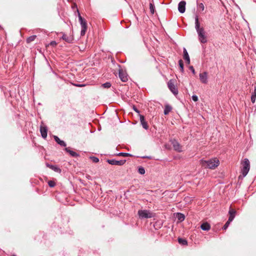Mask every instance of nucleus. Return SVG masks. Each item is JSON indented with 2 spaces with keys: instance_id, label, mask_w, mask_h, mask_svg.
Masks as SVG:
<instances>
[{
  "instance_id": "4be33fe9",
  "label": "nucleus",
  "mask_w": 256,
  "mask_h": 256,
  "mask_svg": "<svg viewBox=\"0 0 256 256\" xmlns=\"http://www.w3.org/2000/svg\"><path fill=\"white\" fill-rule=\"evenodd\" d=\"M172 108L169 104H166L164 109V114L165 115H167L169 114V112L172 110Z\"/></svg>"
},
{
  "instance_id": "b1692460",
  "label": "nucleus",
  "mask_w": 256,
  "mask_h": 256,
  "mask_svg": "<svg viewBox=\"0 0 256 256\" xmlns=\"http://www.w3.org/2000/svg\"><path fill=\"white\" fill-rule=\"evenodd\" d=\"M36 38V36H35V35L31 36L27 38L26 42L28 43H30L32 42H33L34 40Z\"/></svg>"
},
{
  "instance_id": "2f4dec72",
  "label": "nucleus",
  "mask_w": 256,
  "mask_h": 256,
  "mask_svg": "<svg viewBox=\"0 0 256 256\" xmlns=\"http://www.w3.org/2000/svg\"><path fill=\"white\" fill-rule=\"evenodd\" d=\"M102 86L104 88H109L111 86V84L109 82H106L103 84Z\"/></svg>"
},
{
  "instance_id": "79ce46f5",
  "label": "nucleus",
  "mask_w": 256,
  "mask_h": 256,
  "mask_svg": "<svg viewBox=\"0 0 256 256\" xmlns=\"http://www.w3.org/2000/svg\"><path fill=\"white\" fill-rule=\"evenodd\" d=\"M12 256H16V255H13Z\"/></svg>"
},
{
  "instance_id": "c756f323",
  "label": "nucleus",
  "mask_w": 256,
  "mask_h": 256,
  "mask_svg": "<svg viewBox=\"0 0 256 256\" xmlns=\"http://www.w3.org/2000/svg\"><path fill=\"white\" fill-rule=\"evenodd\" d=\"M150 11L151 13L152 14H154V6L152 3H150Z\"/></svg>"
},
{
  "instance_id": "5701e85b",
  "label": "nucleus",
  "mask_w": 256,
  "mask_h": 256,
  "mask_svg": "<svg viewBox=\"0 0 256 256\" xmlns=\"http://www.w3.org/2000/svg\"><path fill=\"white\" fill-rule=\"evenodd\" d=\"M178 242L180 244L182 245H187L188 242L187 240L185 239H184L182 238H178Z\"/></svg>"
},
{
  "instance_id": "9d476101",
  "label": "nucleus",
  "mask_w": 256,
  "mask_h": 256,
  "mask_svg": "<svg viewBox=\"0 0 256 256\" xmlns=\"http://www.w3.org/2000/svg\"><path fill=\"white\" fill-rule=\"evenodd\" d=\"M119 77L122 81L126 82L128 80V76L127 74L122 69L119 70Z\"/></svg>"
},
{
  "instance_id": "a19ab883",
  "label": "nucleus",
  "mask_w": 256,
  "mask_h": 256,
  "mask_svg": "<svg viewBox=\"0 0 256 256\" xmlns=\"http://www.w3.org/2000/svg\"><path fill=\"white\" fill-rule=\"evenodd\" d=\"M73 85L76 86L78 87V86H80V84H74Z\"/></svg>"
},
{
  "instance_id": "dca6fc26",
  "label": "nucleus",
  "mask_w": 256,
  "mask_h": 256,
  "mask_svg": "<svg viewBox=\"0 0 256 256\" xmlns=\"http://www.w3.org/2000/svg\"><path fill=\"white\" fill-rule=\"evenodd\" d=\"M228 214H230V216L228 220L229 221H232L235 217L236 211L234 209L230 208L228 211Z\"/></svg>"
},
{
  "instance_id": "6e6552de",
  "label": "nucleus",
  "mask_w": 256,
  "mask_h": 256,
  "mask_svg": "<svg viewBox=\"0 0 256 256\" xmlns=\"http://www.w3.org/2000/svg\"><path fill=\"white\" fill-rule=\"evenodd\" d=\"M172 144L174 148V149L178 152H182V146L180 143L176 140H173L171 141Z\"/></svg>"
},
{
  "instance_id": "ddd939ff",
  "label": "nucleus",
  "mask_w": 256,
  "mask_h": 256,
  "mask_svg": "<svg viewBox=\"0 0 256 256\" xmlns=\"http://www.w3.org/2000/svg\"><path fill=\"white\" fill-rule=\"evenodd\" d=\"M183 58L184 59V60L186 62V63L188 64H190V58L188 55V54L187 52V50L185 48H183Z\"/></svg>"
},
{
  "instance_id": "393cba45",
  "label": "nucleus",
  "mask_w": 256,
  "mask_h": 256,
  "mask_svg": "<svg viewBox=\"0 0 256 256\" xmlns=\"http://www.w3.org/2000/svg\"><path fill=\"white\" fill-rule=\"evenodd\" d=\"M178 64H179L181 72H183L184 71V63H183V61L182 60H178Z\"/></svg>"
},
{
  "instance_id": "a878e982",
  "label": "nucleus",
  "mask_w": 256,
  "mask_h": 256,
  "mask_svg": "<svg viewBox=\"0 0 256 256\" xmlns=\"http://www.w3.org/2000/svg\"><path fill=\"white\" fill-rule=\"evenodd\" d=\"M204 9V6L202 3H200L198 5V10L201 12H202Z\"/></svg>"
},
{
  "instance_id": "39448f33",
  "label": "nucleus",
  "mask_w": 256,
  "mask_h": 256,
  "mask_svg": "<svg viewBox=\"0 0 256 256\" xmlns=\"http://www.w3.org/2000/svg\"><path fill=\"white\" fill-rule=\"evenodd\" d=\"M250 168V162L248 158H244L242 168V174L244 177L246 176L249 172Z\"/></svg>"
},
{
  "instance_id": "f3484780",
  "label": "nucleus",
  "mask_w": 256,
  "mask_h": 256,
  "mask_svg": "<svg viewBox=\"0 0 256 256\" xmlns=\"http://www.w3.org/2000/svg\"><path fill=\"white\" fill-rule=\"evenodd\" d=\"M64 150L72 156V157H78L80 156V154L70 149V148H64Z\"/></svg>"
},
{
  "instance_id": "c85d7f7f",
  "label": "nucleus",
  "mask_w": 256,
  "mask_h": 256,
  "mask_svg": "<svg viewBox=\"0 0 256 256\" xmlns=\"http://www.w3.org/2000/svg\"><path fill=\"white\" fill-rule=\"evenodd\" d=\"M117 156H132V154L128 153L126 152H120L117 154Z\"/></svg>"
},
{
  "instance_id": "58836bf2",
  "label": "nucleus",
  "mask_w": 256,
  "mask_h": 256,
  "mask_svg": "<svg viewBox=\"0 0 256 256\" xmlns=\"http://www.w3.org/2000/svg\"><path fill=\"white\" fill-rule=\"evenodd\" d=\"M86 86L85 84H80V86H78V87H84Z\"/></svg>"
},
{
  "instance_id": "2eb2a0df",
  "label": "nucleus",
  "mask_w": 256,
  "mask_h": 256,
  "mask_svg": "<svg viewBox=\"0 0 256 256\" xmlns=\"http://www.w3.org/2000/svg\"><path fill=\"white\" fill-rule=\"evenodd\" d=\"M54 140L58 144H60L61 146H64V147H66V143L64 140H60V138L58 136H54Z\"/></svg>"
},
{
  "instance_id": "72a5a7b5",
  "label": "nucleus",
  "mask_w": 256,
  "mask_h": 256,
  "mask_svg": "<svg viewBox=\"0 0 256 256\" xmlns=\"http://www.w3.org/2000/svg\"><path fill=\"white\" fill-rule=\"evenodd\" d=\"M90 158L94 162L96 163L99 162V159L97 157L91 156Z\"/></svg>"
},
{
  "instance_id": "423d86ee",
  "label": "nucleus",
  "mask_w": 256,
  "mask_h": 256,
  "mask_svg": "<svg viewBox=\"0 0 256 256\" xmlns=\"http://www.w3.org/2000/svg\"><path fill=\"white\" fill-rule=\"evenodd\" d=\"M168 86L170 90L174 96H176L178 94V90L172 80L168 82Z\"/></svg>"
},
{
  "instance_id": "cd10ccee",
  "label": "nucleus",
  "mask_w": 256,
  "mask_h": 256,
  "mask_svg": "<svg viewBox=\"0 0 256 256\" xmlns=\"http://www.w3.org/2000/svg\"><path fill=\"white\" fill-rule=\"evenodd\" d=\"M138 172L141 174H145V169L144 167L142 166H139L138 168Z\"/></svg>"
},
{
  "instance_id": "0eeeda50",
  "label": "nucleus",
  "mask_w": 256,
  "mask_h": 256,
  "mask_svg": "<svg viewBox=\"0 0 256 256\" xmlns=\"http://www.w3.org/2000/svg\"><path fill=\"white\" fill-rule=\"evenodd\" d=\"M107 162L109 164H112V165L122 166L126 162V160H116L114 159H112V160H108Z\"/></svg>"
},
{
  "instance_id": "ea45409f",
  "label": "nucleus",
  "mask_w": 256,
  "mask_h": 256,
  "mask_svg": "<svg viewBox=\"0 0 256 256\" xmlns=\"http://www.w3.org/2000/svg\"><path fill=\"white\" fill-rule=\"evenodd\" d=\"M142 158H151V156H143Z\"/></svg>"
},
{
  "instance_id": "9b49d317",
  "label": "nucleus",
  "mask_w": 256,
  "mask_h": 256,
  "mask_svg": "<svg viewBox=\"0 0 256 256\" xmlns=\"http://www.w3.org/2000/svg\"><path fill=\"white\" fill-rule=\"evenodd\" d=\"M186 2L184 0L180 1L178 4V10L181 14H183L186 10Z\"/></svg>"
},
{
  "instance_id": "f03ea898",
  "label": "nucleus",
  "mask_w": 256,
  "mask_h": 256,
  "mask_svg": "<svg viewBox=\"0 0 256 256\" xmlns=\"http://www.w3.org/2000/svg\"><path fill=\"white\" fill-rule=\"evenodd\" d=\"M200 163L202 166L205 168L214 169L219 165V160L216 158L210 159L207 160H202Z\"/></svg>"
},
{
  "instance_id": "412c9836",
  "label": "nucleus",
  "mask_w": 256,
  "mask_h": 256,
  "mask_svg": "<svg viewBox=\"0 0 256 256\" xmlns=\"http://www.w3.org/2000/svg\"><path fill=\"white\" fill-rule=\"evenodd\" d=\"M62 38L66 42L70 43L72 41V38L71 36H68L66 34H63L62 36Z\"/></svg>"
},
{
  "instance_id": "7c9ffc66",
  "label": "nucleus",
  "mask_w": 256,
  "mask_h": 256,
  "mask_svg": "<svg viewBox=\"0 0 256 256\" xmlns=\"http://www.w3.org/2000/svg\"><path fill=\"white\" fill-rule=\"evenodd\" d=\"M48 186L50 188H53L56 185V182L53 180H49L48 182Z\"/></svg>"
},
{
  "instance_id": "a211bd4d",
  "label": "nucleus",
  "mask_w": 256,
  "mask_h": 256,
  "mask_svg": "<svg viewBox=\"0 0 256 256\" xmlns=\"http://www.w3.org/2000/svg\"><path fill=\"white\" fill-rule=\"evenodd\" d=\"M46 166L50 168L54 171L60 173L61 172V170L58 167L56 166L55 165H52L48 164H46Z\"/></svg>"
},
{
  "instance_id": "4c0bfd02",
  "label": "nucleus",
  "mask_w": 256,
  "mask_h": 256,
  "mask_svg": "<svg viewBox=\"0 0 256 256\" xmlns=\"http://www.w3.org/2000/svg\"><path fill=\"white\" fill-rule=\"evenodd\" d=\"M133 110L138 114H140V110L135 106H133Z\"/></svg>"
},
{
  "instance_id": "6ab92c4d",
  "label": "nucleus",
  "mask_w": 256,
  "mask_h": 256,
  "mask_svg": "<svg viewBox=\"0 0 256 256\" xmlns=\"http://www.w3.org/2000/svg\"><path fill=\"white\" fill-rule=\"evenodd\" d=\"M200 228L203 230L208 231L210 230V226L208 222H204L201 224Z\"/></svg>"
},
{
  "instance_id": "e433bc0d",
  "label": "nucleus",
  "mask_w": 256,
  "mask_h": 256,
  "mask_svg": "<svg viewBox=\"0 0 256 256\" xmlns=\"http://www.w3.org/2000/svg\"><path fill=\"white\" fill-rule=\"evenodd\" d=\"M57 44V43L56 41L54 40H53V41H52L50 42V45L53 46H56V45Z\"/></svg>"
},
{
  "instance_id": "20e7f679",
  "label": "nucleus",
  "mask_w": 256,
  "mask_h": 256,
  "mask_svg": "<svg viewBox=\"0 0 256 256\" xmlns=\"http://www.w3.org/2000/svg\"><path fill=\"white\" fill-rule=\"evenodd\" d=\"M138 214L140 218H148L154 217V214L149 210H139Z\"/></svg>"
},
{
  "instance_id": "f8f14e48",
  "label": "nucleus",
  "mask_w": 256,
  "mask_h": 256,
  "mask_svg": "<svg viewBox=\"0 0 256 256\" xmlns=\"http://www.w3.org/2000/svg\"><path fill=\"white\" fill-rule=\"evenodd\" d=\"M140 120L142 128L145 130H148V126L147 122L145 120L144 116L142 115H140Z\"/></svg>"
},
{
  "instance_id": "c9c22d12",
  "label": "nucleus",
  "mask_w": 256,
  "mask_h": 256,
  "mask_svg": "<svg viewBox=\"0 0 256 256\" xmlns=\"http://www.w3.org/2000/svg\"><path fill=\"white\" fill-rule=\"evenodd\" d=\"M189 69L191 70L193 74H195V70L193 67V66H190Z\"/></svg>"
},
{
  "instance_id": "bb28decb",
  "label": "nucleus",
  "mask_w": 256,
  "mask_h": 256,
  "mask_svg": "<svg viewBox=\"0 0 256 256\" xmlns=\"http://www.w3.org/2000/svg\"><path fill=\"white\" fill-rule=\"evenodd\" d=\"M256 88L254 89V92L252 94L251 96V101L252 103H254L256 99Z\"/></svg>"
},
{
  "instance_id": "1a4fd4ad",
  "label": "nucleus",
  "mask_w": 256,
  "mask_h": 256,
  "mask_svg": "<svg viewBox=\"0 0 256 256\" xmlns=\"http://www.w3.org/2000/svg\"><path fill=\"white\" fill-rule=\"evenodd\" d=\"M200 80L202 84H206L208 82V76L206 72L200 73L199 74Z\"/></svg>"
},
{
  "instance_id": "7ed1b4c3",
  "label": "nucleus",
  "mask_w": 256,
  "mask_h": 256,
  "mask_svg": "<svg viewBox=\"0 0 256 256\" xmlns=\"http://www.w3.org/2000/svg\"><path fill=\"white\" fill-rule=\"evenodd\" d=\"M77 12L78 13V18L79 20V22H80L82 30L80 32V34L81 36H84L86 34V32L87 30V23L86 20L82 18L81 16L80 13L79 12L78 10H77Z\"/></svg>"
},
{
  "instance_id": "4468645a",
  "label": "nucleus",
  "mask_w": 256,
  "mask_h": 256,
  "mask_svg": "<svg viewBox=\"0 0 256 256\" xmlns=\"http://www.w3.org/2000/svg\"><path fill=\"white\" fill-rule=\"evenodd\" d=\"M40 132L41 133L42 136L44 138H46L47 137L48 128L46 126H41L40 128Z\"/></svg>"
},
{
  "instance_id": "f704fd0d",
  "label": "nucleus",
  "mask_w": 256,
  "mask_h": 256,
  "mask_svg": "<svg viewBox=\"0 0 256 256\" xmlns=\"http://www.w3.org/2000/svg\"><path fill=\"white\" fill-rule=\"evenodd\" d=\"M192 98L195 102L198 100V97L196 95H193L192 97Z\"/></svg>"
},
{
  "instance_id": "473e14b6",
  "label": "nucleus",
  "mask_w": 256,
  "mask_h": 256,
  "mask_svg": "<svg viewBox=\"0 0 256 256\" xmlns=\"http://www.w3.org/2000/svg\"><path fill=\"white\" fill-rule=\"evenodd\" d=\"M232 221H229V220H228L226 222V223L224 224V226H223V229L224 230H226L228 227V226L232 222Z\"/></svg>"
},
{
  "instance_id": "aec40b11",
  "label": "nucleus",
  "mask_w": 256,
  "mask_h": 256,
  "mask_svg": "<svg viewBox=\"0 0 256 256\" xmlns=\"http://www.w3.org/2000/svg\"><path fill=\"white\" fill-rule=\"evenodd\" d=\"M176 218L180 222L184 221L185 219V216L180 212H177L176 214Z\"/></svg>"
},
{
  "instance_id": "f257e3e1",
  "label": "nucleus",
  "mask_w": 256,
  "mask_h": 256,
  "mask_svg": "<svg viewBox=\"0 0 256 256\" xmlns=\"http://www.w3.org/2000/svg\"><path fill=\"white\" fill-rule=\"evenodd\" d=\"M195 28L198 34V40L202 44H205L207 42V38L206 36V32L203 28L200 27V24L198 20V16L197 14L195 16Z\"/></svg>"
}]
</instances>
